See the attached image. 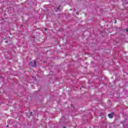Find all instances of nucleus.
Segmentation results:
<instances>
[{
  "mask_svg": "<svg viewBox=\"0 0 128 128\" xmlns=\"http://www.w3.org/2000/svg\"><path fill=\"white\" fill-rule=\"evenodd\" d=\"M30 66L32 67L36 66V62L34 60L33 61H31L30 63Z\"/></svg>",
  "mask_w": 128,
  "mask_h": 128,
  "instance_id": "f257e3e1",
  "label": "nucleus"
},
{
  "mask_svg": "<svg viewBox=\"0 0 128 128\" xmlns=\"http://www.w3.org/2000/svg\"><path fill=\"white\" fill-rule=\"evenodd\" d=\"M108 116L110 118H114V113L109 114Z\"/></svg>",
  "mask_w": 128,
  "mask_h": 128,
  "instance_id": "f03ea898",
  "label": "nucleus"
},
{
  "mask_svg": "<svg viewBox=\"0 0 128 128\" xmlns=\"http://www.w3.org/2000/svg\"><path fill=\"white\" fill-rule=\"evenodd\" d=\"M60 6H59L58 7L57 10H60Z\"/></svg>",
  "mask_w": 128,
  "mask_h": 128,
  "instance_id": "7ed1b4c3",
  "label": "nucleus"
},
{
  "mask_svg": "<svg viewBox=\"0 0 128 128\" xmlns=\"http://www.w3.org/2000/svg\"><path fill=\"white\" fill-rule=\"evenodd\" d=\"M30 116H32V112H30Z\"/></svg>",
  "mask_w": 128,
  "mask_h": 128,
  "instance_id": "20e7f679",
  "label": "nucleus"
},
{
  "mask_svg": "<svg viewBox=\"0 0 128 128\" xmlns=\"http://www.w3.org/2000/svg\"><path fill=\"white\" fill-rule=\"evenodd\" d=\"M114 24H116V20L114 22Z\"/></svg>",
  "mask_w": 128,
  "mask_h": 128,
  "instance_id": "39448f33",
  "label": "nucleus"
},
{
  "mask_svg": "<svg viewBox=\"0 0 128 128\" xmlns=\"http://www.w3.org/2000/svg\"><path fill=\"white\" fill-rule=\"evenodd\" d=\"M126 32H128V28L126 30Z\"/></svg>",
  "mask_w": 128,
  "mask_h": 128,
  "instance_id": "423d86ee",
  "label": "nucleus"
},
{
  "mask_svg": "<svg viewBox=\"0 0 128 128\" xmlns=\"http://www.w3.org/2000/svg\"><path fill=\"white\" fill-rule=\"evenodd\" d=\"M76 14L78 15V12H76Z\"/></svg>",
  "mask_w": 128,
  "mask_h": 128,
  "instance_id": "0eeeda50",
  "label": "nucleus"
},
{
  "mask_svg": "<svg viewBox=\"0 0 128 128\" xmlns=\"http://www.w3.org/2000/svg\"><path fill=\"white\" fill-rule=\"evenodd\" d=\"M6 128H8V125H7V126H6Z\"/></svg>",
  "mask_w": 128,
  "mask_h": 128,
  "instance_id": "6e6552de",
  "label": "nucleus"
},
{
  "mask_svg": "<svg viewBox=\"0 0 128 128\" xmlns=\"http://www.w3.org/2000/svg\"><path fill=\"white\" fill-rule=\"evenodd\" d=\"M44 30H46V28H44Z\"/></svg>",
  "mask_w": 128,
  "mask_h": 128,
  "instance_id": "1a4fd4ad",
  "label": "nucleus"
},
{
  "mask_svg": "<svg viewBox=\"0 0 128 128\" xmlns=\"http://www.w3.org/2000/svg\"><path fill=\"white\" fill-rule=\"evenodd\" d=\"M6 42V43L7 44V42H8V41H6V42Z\"/></svg>",
  "mask_w": 128,
  "mask_h": 128,
  "instance_id": "9d476101",
  "label": "nucleus"
},
{
  "mask_svg": "<svg viewBox=\"0 0 128 128\" xmlns=\"http://www.w3.org/2000/svg\"><path fill=\"white\" fill-rule=\"evenodd\" d=\"M66 126H64L63 128H66Z\"/></svg>",
  "mask_w": 128,
  "mask_h": 128,
  "instance_id": "9b49d317",
  "label": "nucleus"
}]
</instances>
